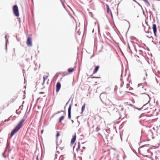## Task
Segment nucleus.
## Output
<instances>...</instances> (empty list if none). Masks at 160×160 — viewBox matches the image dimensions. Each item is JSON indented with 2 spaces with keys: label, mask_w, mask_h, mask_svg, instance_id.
Returning <instances> with one entry per match:
<instances>
[{
  "label": "nucleus",
  "mask_w": 160,
  "mask_h": 160,
  "mask_svg": "<svg viewBox=\"0 0 160 160\" xmlns=\"http://www.w3.org/2000/svg\"><path fill=\"white\" fill-rule=\"evenodd\" d=\"M82 148H84V149H85V147H82Z\"/></svg>",
  "instance_id": "cd10ccee"
},
{
  "label": "nucleus",
  "mask_w": 160,
  "mask_h": 160,
  "mask_svg": "<svg viewBox=\"0 0 160 160\" xmlns=\"http://www.w3.org/2000/svg\"><path fill=\"white\" fill-rule=\"evenodd\" d=\"M142 76H143L144 79L145 80V78H147L148 76L147 72H146V71L144 70L143 71L142 73Z\"/></svg>",
  "instance_id": "9d476101"
},
{
  "label": "nucleus",
  "mask_w": 160,
  "mask_h": 160,
  "mask_svg": "<svg viewBox=\"0 0 160 160\" xmlns=\"http://www.w3.org/2000/svg\"><path fill=\"white\" fill-rule=\"evenodd\" d=\"M100 130V126H97L95 129V130H93V132H97L99 131Z\"/></svg>",
  "instance_id": "dca6fc26"
},
{
  "label": "nucleus",
  "mask_w": 160,
  "mask_h": 160,
  "mask_svg": "<svg viewBox=\"0 0 160 160\" xmlns=\"http://www.w3.org/2000/svg\"><path fill=\"white\" fill-rule=\"evenodd\" d=\"M13 12L14 15L17 17L19 16V11L17 5H15L13 7Z\"/></svg>",
  "instance_id": "7ed1b4c3"
},
{
  "label": "nucleus",
  "mask_w": 160,
  "mask_h": 160,
  "mask_svg": "<svg viewBox=\"0 0 160 160\" xmlns=\"http://www.w3.org/2000/svg\"><path fill=\"white\" fill-rule=\"evenodd\" d=\"M150 109L151 110H150V111H148L147 112L148 113H149V112H152V111H154V112H153V114H152V116H154V115H157V112H156V113H155V111H156V109H154V110H152V109L151 108H150Z\"/></svg>",
  "instance_id": "ddd939ff"
},
{
  "label": "nucleus",
  "mask_w": 160,
  "mask_h": 160,
  "mask_svg": "<svg viewBox=\"0 0 160 160\" xmlns=\"http://www.w3.org/2000/svg\"><path fill=\"white\" fill-rule=\"evenodd\" d=\"M57 148H60V147L59 146H58V147H57Z\"/></svg>",
  "instance_id": "393cba45"
},
{
  "label": "nucleus",
  "mask_w": 160,
  "mask_h": 160,
  "mask_svg": "<svg viewBox=\"0 0 160 160\" xmlns=\"http://www.w3.org/2000/svg\"><path fill=\"white\" fill-rule=\"evenodd\" d=\"M80 148V143L79 142H78L77 144L75 143L73 147V149H76L77 152H78Z\"/></svg>",
  "instance_id": "20e7f679"
},
{
  "label": "nucleus",
  "mask_w": 160,
  "mask_h": 160,
  "mask_svg": "<svg viewBox=\"0 0 160 160\" xmlns=\"http://www.w3.org/2000/svg\"><path fill=\"white\" fill-rule=\"evenodd\" d=\"M59 135H60V134H59V132H57V135H56L57 138H58L59 136Z\"/></svg>",
  "instance_id": "6ab92c4d"
},
{
  "label": "nucleus",
  "mask_w": 160,
  "mask_h": 160,
  "mask_svg": "<svg viewBox=\"0 0 160 160\" xmlns=\"http://www.w3.org/2000/svg\"><path fill=\"white\" fill-rule=\"evenodd\" d=\"M135 58L136 59H137L138 58V59L139 58V57L138 56H135Z\"/></svg>",
  "instance_id": "412c9836"
},
{
  "label": "nucleus",
  "mask_w": 160,
  "mask_h": 160,
  "mask_svg": "<svg viewBox=\"0 0 160 160\" xmlns=\"http://www.w3.org/2000/svg\"><path fill=\"white\" fill-rule=\"evenodd\" d=\"M1 110L0 109V114H1Z\"/></svg>",
  "instance_id": "bb28decb"
},
{
  "label": "nucleus",
  "mask_w": 160,
  "mask_h": 160,
  "mask_svg": "<svg viewBox=\"0 0 160 160\" xmlns=\"http://www.w3.org/2000/svg\"><path fill=\"white\" fill-rule=\"evenodd\" d=\"M85 104L84 103L83 105L82 106V112H83L85 108Z\"/></svg>",
  "instance_id": "f3484780"
},
{
  "label": "nucleus",
  "mask_w": 160,
  "mask_h": 160,
  "mask_svg": "<svg viewBox=\"0 0 160 160\" xmlns=\"http://www.w3.org/2000/svg\"><path fill=\"white\" fill-rule=\"evenodd\" d=\"M27 44L28 46H32V38L30 37H28L27 41Z\"/></svg>",
  "instance_id": "39448f33"
},
{
  "label": "nucleus",
  "mask_w": 160,
  "mask_h": 160,
  "mask_svg": "<svg viewBox=\"0 0 160 160\" xmlns=\"http://www.w3.org/2000/svg\"><path fill=\"white\" fill-rule=\"evenodd\" d=\"M25 119L21 120L18 124L16 126L15 128L12 131L11 133V137L16 133L22 126L23 124L25 121Z\"/></svg>",
  "instance_id": "f03ea898"
},
{
  "label": "nucleus",
  "mask_w": 160,
  "mask_h": 160,
  "mask_svg": "<svg viewBox=\"0 0 160 160\" xmlns=\"http://www.w3.org/2000/svg\"><path fill=\"white\" fill-rule=\"evenodd\" d=\"M99 66H96L95 67V68L94 69L93 72V73L95 74L97 72L98 70L99 69Z\"/></svg>",
  "instance_id": "2eb2a0df"
},
{
  "label": "nucleus",
  "mask_w": 160,
  "mask_h": 160,
  "mask_svg": "<svg viewBox=\"0 0 160 160\" xmlns=\"http://www.w3.org/2000/svg\"><path fill=\"white\" fill-rule=\"evenodd\" d=\"M36 160H38V156L37 157Z\"/></svg>",
  "instance_id": "b1692460"
},
{
  "label": "nucleus",
  "mask_w": 160,
  "mask_h": 160,
  "mask_svg": "<svg viewBox=\"0 0 160 160\" xmlns=\"http://www.w3.org/2000/svg\"><path fill=\"white\" fill-rule=\"evenodd\" d=\"M64 116H61L59 118V122H61L64 119Z\"/></svg>",
  "instance_id": "a211bd4d"
},
{
  "label": "nucleus",
  "mask_w": 160,
  "mask_h": 160,
  "mask_svg": "<svg viewBox=\"0 0 160 160\" xmlns=\"http://www.w3.org/2000/svg\"><path fill=\"white\" fill-rule=\"evenodd\" d=\"M152 29H153L154 34L155 36H156V33L157 32V27L155 24H153Z\"/></svg>",
  "instance_id": "423d86ee"
},
{
  "label": "nucleus",
  "mask_w": 160,
  "mask_h": 160,
  "mask_svg": "<svg viewBox=\"0 0 160 160\" xmlns=\"http://www.w3.org/2000/svg\"><path fill=\"white\" fill-rule=\"evenodd\" d=\"M49 77V74H47L46 75H45L43 76V82L42 83V84L43 85L45 83V81Z\"/></svg>",
  "instance_id": "1a4fd4ad"
},
{
  "label": "nucleus",
  "mask_w": 160,
  "mask_h": 160,
  "mask_svg": "<svg viewBox=\"0 0 160 160\" xmlns=\"http://www.w3.org/2000/svg\"><path fill=\"white\" fill-rule=\"evenodd\" d=\"M145 2H146L148 5H150V4L149 2H148V0H143Z\"/></svg>",
  "instance_id": "aec40b11"
},
{
  "label": "nucleus",
  "mask_w": 160,
  "mask_h": 160,
  "mask_svg": "<svg viewBox=\"0 0 160 160\" xmlns=\"http://www.w3.org/2000/svg\"><path fill=\"white\" fill-rule=\"evenodd\" d=\"M71 107L70 106L68 108V118L70 119L71 118Z\"/></svg>",
  "instance_id": "9b49d317"
},
{
  "label": "nucleus",
  "mask_w": 160,
  "mask_h": 160,
  "mask_svg": "<svg viewBox=\"0 0 160 160\" xmlns=\"http://www.w3.org/2000/svg\"><path fill=\"white\" fill-rule=\"evenodd\" d=\"M121 111H123V108L122 107L121 108Z\"/></svg>",
  "instance_id": "5701e85b"
},
{
  "label": "nucleus",
  "mask_w": 160,
  "mask_h": 160,
  "mask_svg": "<svg viewBox=\"0 0 160 160\" xmlns=\"http://www.w3.org/2000/svg\"><path fill=\"white\" fill-rule=\"evenodd\" d=\"M61 84H60V83L59 82H58L56 85V92H58L59 91L61 88Z\"/></svg>",
  "instance_id": "6e6552de"
},
{
  "label": "nucleus",
  "mask_w": 160,
  "mask_h": 160,
  "mask_svg": "<svg viewBox=\"0 0 160 160\" xmlns=\"http://www.w3.org/2000/svg\"><path fill=\"white\" fill-rule=\"evenodd\" d=\"M139 62H140V61L139 60H138Z\"/></svg>",
  "instance_id": "c85d7f7f"
},
{
  "label": "nucleus",
  "mask_w": 160,
  "mask_h": 160,
  "mask_svg": "<svg viewBox=\"0 0 160 160\" xmlns=\"http://www.w3.org/2000/svg\"><path fill=\"white\" fill-rule=\"evenodd\" d=\"M76 135L75 134L73 136L72 138V139H71V144H73L74 143V142L76 140Z\"/></svg>",
  "instance_id": "f8f14e48"
},
{
  "label": "nucleus",
  "mask_w": 160,
  "mask_h": 160,
  "mask_svg": "<svg viewBox=\"0 0 160 160\" xmlns=\"http://www.w3.org/2000/svg\"><path fill=\"white\" fill-rule=\"evenodd\" d=\"M146 86V83H140L138 85V88L140 93L141 99L143 102L147 104L150 102V98L149 96L145 92Z\"/></svg>",
  "instance_id": "f257e3e1"
},
{
  "label": "nucleus",
  "mask_w": 160,
  "mask_h": 160,
  "mask_svg": "<svg viewBox=\"0 0 160 160\" xmlns=\"http://www.w3.org/2000/svg\"><path fill=\"white\" fill-rule=\"evenodd\" d=\"M44 92H39V94H43Z\"/></svg>",
  "instance_id": "4be33fe9"
},
{
  "label": "nucleus",
  "mask_w": 160,
  "mask_h": 160,
  "mask_svg": "<svg viewBox=\"0 0 160 160\" xmlns=\"http://www.w3.org/2000/svg\"><path fill=\"white\" fill-rule=\"evenodd\" d=\"M63 147H62V148H61V150H62V149H63Z\"/></svg>",
  "instance_id": "a878e982"
},
{
  "label": "nucleus",
  "mask_w": 160,
  "mask_h": 160,
  "mask_svg": "<svg viewBox=\"0 0 160 160\" xmlns=\"http://www.w3.org/2000/svg\"><path fill=\"white\" fill-rule=\"evenodd\" d=\"M106 8H107V12L108 13H110V14L111 15L112 17V19L113 18V16H112V13L111 10L109 9V5L108 4H106Z\"/></svg>",
  "instance_id": "0eeeda50"
},
{
  "label": "nucleus",
  "mask_w": 160,
  "mask_h": 160,
  "mask_svg": "<svg viewBox=\"0 0 160 160\" xmlns=\"http://www.w3.org/2000/svg\"><path fill=\"white\" fill-rule=\"evenodd\" d=\"M95 78H99L98 77H95Z\"/></svg>",
  "instance_id": "c756f323"
},
{
  "label": "nucleus",
  "mask_w": 160,
  "mask_h": 160,
  "mask_svg": "<svg viewBox=\"0 0 160 160\" xmlns=\"http://www.w3.org/2000/svg\"><path fill=\"white\" fill-rule=\"evenodd\" d=\"M75 68H69L68 69V72H69V73H71L74 72V71H75Z\"/></svg>",
  "instance_id": "4468645a"
}]
</instances>
